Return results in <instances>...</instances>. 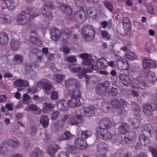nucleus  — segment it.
Here are the masks:
<instances>
[{"label":"nucleus","mask_w":157,"mask_h":157,"mask_svg":"<svg viewBox=\"0 0 157 157\" xmlns=\"http://www.w3.org/2000/svg\"><path fill=\"white\" fill-rule=\"evenodd\" d=\"M131 86L132 90L131 91L132 94L134 97H137L139 96V94L138 92V89L139 88L138 86H136L132 84Z\"/></svg>","instance_id":"46"},{"label":"nucleus","mask_w":157,"mask_h":157,"mask_svg":"<svg viewBox=\"0 0 157 157\" xmlns=\"http://www.w3.org/2000/svg\"><path fill=\"white\" fill-rule=\"evenodd\" d=\"M129 128L128 124L126 123H123L118 127V132L121 134L125 135L128 131Z\"/></svg>","instance_id":"19"},{"label":"nucleus","mask_w":157,"mask_h":157,"mask_svg":"<svg viewBox=\"0 0 157 157\" xmlns=\"http://www.w3.org/2000/svg\"><path fill=\"white\" fill-rule=\"evenodd\" d=\"M68 103L66 100L60 101L57 104L58 109L61 111H66L67 109Z\"/></svg>","instance_id":"25"},{"label":"nucleus","mask_w":157,"mask_h":157,"mask_svg":"<svg viewBox=\"0 0 157 157\" xmlns=\"http://www.w3.org/2000/svg\"><path fill=\"white\" fill-rule=\"evenodd\" d=\"M37 85L39 87H43L44 89L47 90H50L52 87L50 83L46 79H42L38 83Z\"/></svg>","instance_id":"22"},{"label":"nucleus","mask_w":157,"mask_h":157,"mask_svg":"<svg viewBox=\"0 0 157 157\" xmlns=\"http://www.w3.org/2000/svg\"><path fill=\"white\" fill-rule=\"evenodd\" d=\"M110 87V82L108 81H105L97 85L95 88L96 92L99 95H103Z\"/></svg>","instance_id":"5"},{"label":"nucleus","mask_w":157,"mask_h":157,"mask_svg":"<svg viewBox=\"0 0 157 157\" xmlns=\"http://www.w3.org/2000/svg\"><path fill=\"white\" fill-rule=\"evenodd\" d=\"M51 39L52 40L56 41L61 36L63 42L67 40L71 36V32L70 29L67 27L64 28L60 32V30L57 28L52 29L50 30Z\"/></svg>","instance_id":"1"},{"label":"nucleus","mask_w":157,"mask_h":157,"mask_svg":"<svg viewBox=\"0 0 157 157\" xmlns=\"http://www.w3.org/2000/svg\"><path fill=\"white\" fill-rule=\"evenodd\" d=\"M136 137V133L132 131H128L125 135L124 140L128 144H130Z\"/></svg>","instance_id":"14"},{"label":"nucleus","mask_w":157,"mask_h":157,"mask_svg":"<svg viewBox=\"0 0 157 157\" xmlns=\"http://www.w3.org/2000/svg\"><path fill=\"white\" fill-rule=\"evenodd\" d=\"M59 114V113L57 111H53L51 115V119L54 120H56L58 118Z\"/></svg>","instance_id":"56"},{"label":"nucleus","mask_w":157,"mask_h":157,"mask_svg":"<svg viewBox=\"0 0 157 157\" xmlns=\"http://www.w3.org/2000/svg\"><path fill=\"white\" fill-rule=\"evenodd\" d=\"M157 109V105L155 104H150L146 103L143 106V111L147 116H151L152 115V112Z\"/></svg>","instance_id":"8"},{"label":"nucleus","mask_w":157,"mask_h":157,"mask_svg":"<svg viewBox=\"0 0 157 157\" xmlns=\"http://www.w3.org/2000/svg\"><path fill=\"white\" fill-rule=\"evenodd\" d=\"M96 148L97 151L99 152L101 154H104L108 150L107 145L103 142L98 143L97 146Z\"/></svg>","instance_id":"17"},{"label":"nucleus","mask_w":157,"mask_h":157,"mask_svg":"<svg viewBox=\"0 0 157 157\" xmlns=\"http://www.w3.org/2000/svg\"><path fill=\"white\" fill-rule=\"evenodd\" d=\"M143 64L144 68L145 69L148 68H155L156 66L154 61L146 58L144 59Z\"/></svg>","instance_id":"15"},{"label":"nucleus","mask_w":157,"mask_h":157,"mask_svg":"<svg viewBox=\"0 0 157 157\" xmlns=\"http://www.w3.org/2000/svg\"><path fill=\"white\" fill-rule=\"evenodd\" d=\"M117 57V64L118 68L120 70H126L128 68V63L127 60L124 58H121L120 56H116Z\"/></svg>","instance_id":"11"},{"label":"nucleus","mask_w":157,"mask_h":157,"mask_svg":"<svg viewBox=\"0 0 157 157\" xmlns=\"http://www.w3.org/2000/svg\"><path fill=\"white\" fill-rule=\"evenodd\" d=\"M51 99L53 101H56L59 99L58 93L57 91H54L51 95Z\"/></svg>","instance_id":"57"},{"label":"nucleus","mask_w":157,"mask_h":157,"mask_svg":"<svg viewBox=\"0 0 157 157\" xmlns=\"http://www.w3.org/2000/svg\"><path fill=\"white\" fill-rule=\"evenodd\" d=\"M75 144L76 146L79 149L85 150L86 149L87 145L83 139L82 138H77L75 141Z\"/></svg>","instance_id":"18"},{"label":"nucleus","mask_w":157,"mask_h":157,"mask_svg":"<svg viewBox=\"0 0 157 157\" xmlns=\"http://www.w3.org/2000/svg\"><path fill=\"white\" fill-rule=\"evenodd\" d=\"M14 61L15 62L18 61L20 64H21L23 61V57L22 56H20L18 54H15L14 56Z\"/></svg>","instance_id":"45"},{"label":"nucleus","mask_w":157,"mask_h":157,"mask_svg":"<svg viewBox=\"0 0 157 157\" xmlns=\"http://www.w3.org/2000/svg\"><path fill=\"white\" fill-rule=\"evenodd\" d=\"M75 114L76 112H75ZM83 117L80 114H74L71 115L68 118L67 123L72 125H77L82 121Z\"/></svg>","instance_id":"6"},{"label":"nucleus","mask_w":157,"mask_h":157,"mask_svg":"<svg viewBox=\"0 0 157 157\" xmlns=\"http://www.w3.org/2000/svg\"><path fill=\"white\" fill-rule=\"evenodd\" d=\"M84 12L82 10L77 11L75 13V16L76 17H79L80 19H82V13L83 14Z\"/></svg>","instance_id":"61"},{"label":"nucleus","mask_w":157,"mask_h":157,"mask_svg":"<svg viewBox=\"0 0 157 157\" xmlns=\"http://www.w3.org/2000/svg\"><path fill=\"white\" fill-rule=\"evenodd\" d=\"M69 96L71 98H79L81 97V93L78 90H76L69 92Z\"/></svg>","instance_id":"36"},{"label":"nucleus","mask_w":157,"mask_h":157,"mask_svg":"<svg viewBox=\"0 0 157 157\" xmlns=\"http://www.w3.org/2000/svg\"><path fill=\"white\" fill-rule=\"evenodd\" d=\"M152 127L151 125L149 124H144L142 127V130L143 133L145 132H147L150 134H151Z\"/></svg>","instance_id":"38"},{"label":"nucleus","mask_w":157,"mask_h":157,"mask_svg":"<svg viewBox=\"0 0 157 157\" xmlns=\"http://www.w3.org/2000/svg\"><path fill=\"white\" fill-rule=\"evenodd\" d=\"M28 30H31L30 33H31L35 34L36 33V31L37 29V26L34 24H31L28 25Z\"/></svg>","instance_id":"47"},{"label":"nucleus","mask_w":157,"mask_h":157,"mask_svg":"<svg viewBox=\"0 0 157 157\" xmlns=\"http://www.w3.org/2000/svg\"><path fill=\"white\" fill-rule=\"evenodd\" d=\"M10 146L13 148H16L19 147L20 145V142L16 138L13 140H8L7 141H4L2 145L0 146V151L3 149V147L6 145Z\"/></svg>","instance_id":"9"},{"label":"nucleus","mask_w":157,"mask_h":157,"mask_svg":"<svg viewBox=\"0 0 157 157\" xmlns=\"http://www.w3.org/2000/svg\"><path fill=\"white\" fill-rule=\"evenodd\" d=\"M112 137L111 133L109 131L108 132L102 136H101V138L105 140H107L110 139Z\"/></svg>","instance_id":"54"},{"label":"nucleus","mask_w":157,"mask_h":157,"mask_svg":"<svg viewBox=\"0 0 157 157\" xmlns=\"http://www.w3.org/2000/svg\"><path fill=\"white\" fill-rule=\"evenodd\" d=\"M130 125L133 129H136L138 128L140 125V120L137 118H131L129 121Z\"/></svg>","instance_id":"26"},{"label":"nucleus","mask_w":157,"mask_h":157,"mask_svg":"<svg viewBox=\"0 0 157 157\" xmlns=\"http://www.w3.org/2000/svg\"><path fill=\"white\" fill-rule=\"evenodd\" d=\"M30 54H36L38 59H41L43 57V55L42 54V51L36 48L33 49L30 52Z\"/></svg>","instance_id":"35"},{"label":"nucleus","mask_w":157,"mask_h":157,"mask_svg":"<svg viewBox=\"0 0 157 157\" xmlns=\"http://www.w3.org/2000/svg\"><path fill=\"white\" fill-rule=\"evenodd\" d=\"M36 90V87L35 86H33L32 87H29L28 88L27 90V92L28 93L30 94H33L34 93Z\"/></svg>","instance_id":"62"},{"label":"nucleus","mask_w":157,"mask_h":157,"mask_svg":"<svg viewBox=\"0 0 157 157\" xmlns=\"http://www.w3.org/2000/svg\"><path fill=\"white\" fill-rule=\"evenodd\" d=\"M43 152L39 148L36 147L29 153L30 157H43Z\"/></svg>","instance_id":"21"},{"label":"nucleus","mask_w":157,"mask_h":157,"mask_svg":"<svg viewBox=\"0 0 157 157\" xmlns=\"http://www.w3.org/2000/svg\"><path fill=\"white\" fill-rule=\"evenodd\" d=\"M55 105L51 103H47L45 102L44 104L43 109L44 110H47L48 109H51L55 107Z\"/></svg>","instance_id":"48"},{"label":"nucleus","mask_w":157,"mask_h":157,"mask_svg":"<svg viewBox=\"0 0 157 157\" xmlns=\"http://www.w3.org/2000/svg\"><path fill=\"white\" fill-rule=\"evenodd\" d=\"M38 10L33 9L31 11H29V13H26L25 11L21 12L17 16V21L19 25H23L27 24L30 20L31 16L34 18L38 15Z\"/></svg>","instance_id":"2"},{"label":"nucleus","mask_w":157,"mask_h":157,"mask_svg":"<svg viewBox=\"0 0 157 157\" xmlns=\"http://www.w3.org/2000/svg\"><path fill=\"white\" fill-rule=\"evenodd\" d=\"M49 5H44L43 7V8L44 12V14L46 16V17L49 18H52V14L51 12V10L54 9V6L52 3H49Z\"/></svg>","instance_id":"12"},{"label":"nucleus","mask_w":157,"mask_h":157,"mask_svg":"<svg viewBox=\"0 0 157 157\" xmlns=\"http://www.w3.org/2000/svg\"><path fill=\"white\" fill-rule=\"evenodd\" d=\"M68 103V106L71 108L76 107L80 105L81 103L78 98H71Z\"/></svg>","instance_id":"23"},{"label":"nucleus","mask_w":157,"mask_h":157,"mask_svg":"<svg viewBox=\"0 0 157 157\" xmlns=\"http://www.w3.org/2000/svg\"><path fill=\"white\" fill-rule=\"evenodd\" d=\"M146 49V51L150 52H152L155 51L154 47L151 44H147Z\"/></svg>","instance_id":"58"},{"label":"nucleus","mask_w":157,"mask_h":157,"mask_svg":"<svg viewBox=\"0 0 157 157\" xmlns=\"http://www.w3.org/2000/svg\"><path fill=\"white\" fill-rule=\"evenodd\" d=\"M14 85L18 87H27L29 86L28 81H26L22 79H18L14 82Z\"/></svg>","instance_id":"32"},{"label":"nucleus","mask_w":157,"mask_h":157,"mask_svg":"<svg viewBox=\"0 0 157 157\" xmlns=\"http://www.w3.org/2000/svg\"><path fill=\"white\" fill-rule=\"evenodd\" d=\"M82 33L84 39L88 40L93 39L95 34L94 29L92 26L90 25L83 27L82 29Z\"/></svg>","instance_id":"3"},{"label":"nucleus","mask_w":157,"mask_h":157,"mask_svg":"<svg viewBox=\"0 0 157 157\" xmlns=\"http://www.w3.org/2000/svg\"><path fill=\"white\" fill-rule=\"evenodd\" d=\"M110 25L109 24H108V22L105 21H104L101 23V26L104 29H105L106 28L107 26L109 25V26H112V24L110 23Z\"/></svg>","instance_id":"63"},{"label":"nucleus","mask_w":157,"mask_h":157,"mask_svg":"<svg viewBox=\"0 0 157 157\" xmlns=\"http://www.w3.org/2000/svg\"><path fill=\"white\" fill-rule=\"evenodd\" d=\"M139 140L141 144L145 146L148 145L149 143L148 138L143 134L140 135L139 137Z\"/></svg>","instance_id":"34"},{"label":"nucleus","mask_w":157,"mask_h":157,"mask_svg":"<svg viewBox=\"0 0 157 157\" xmlns=\"http://www.w3.org/2000/svg\"><path fill=\"white\" fill-rule=\"evenodd\" d=\"M67 89L69 91H71L77 88L79 85V82L75 79H69L65 82Z\"/></svg>","instance_id":"10"},{"label":"nucleus","mask_w":157,"mask_h":157,"mask_svg":"<svg viewBox=\"0 0 157 157\" xmlns=\"http://www.w3.org/2000/svg\"><path fill=\"white\" fill-rule=\"evenodd\" d=\"M147 10L148 13H150L151 14L155 13L156 11V10L155 7L153 6H149Z\"/></svg>","instance_id":"59"},{"label":"nucleus","mask_w":157,"mask_h":157,"mask_svg":"<svg viewBox=\"0 0 157 157\" xmlns=\"http://www.w3.org/2000/svg\"><path fill=\"white\" fill-rule=\"evenodd\" d=\"M132 110L136 116H137L139 114L140 111V106L135 101H132L131 103Z\"/></svg>","instance_id":"31"},{"label":"nucleus","mask_w":157,"mask_h":157,"mask_svg":"<svg viewBox=\"0 0 157 157\" xmlns=\"http://www.w3.org/2000/svg\"><path fill=\"white\" fill-rule=\"evenodd\" d=\"M0 22L2 23L7 24L10 23V21L7 17L2 14H0Z\"/></svg>","instance_id":"49"},{"label":"nucleus","mask_w":157,"mask_h":157,"mask_svg":"<svg viewBox=\"0 0 157 157\" xmlns=\"http://www.w3.org/2000/svg\"><path fill=\"white\" fill-rule=\"evenodd\" d=\"M111 104L112 106L116 108H119L120 107H122L123 108L121 109L120 111L118 113L119 114H124L125 112L124 109L128 107L129 105L126 101L122 98L113 99L111 101Z\"/></svg>","instance_id":"4"},{"label":"nucleus","mask_w":157,"mask_h":157,"mask_svg":"<svg viewBox=\"0 0 157 157\" xmlns=\"http://www.w3.org/2000/svg\"><path fill=\"white\" fill-rule=\"evenodd\" d=\"M59 148V146L58 145H51L48 147L47 151L49 155L52 156Z\"/></svg>","instance_id":"24"},{"label":"nucleus","mask_w":157,"mask_h":157,"mask_svg":"<svg viewBox=\"0 0 157 157\" xmlns=\"http://www.w3.org/2000/svg\"><path fill=\"white\" fill-rule=\"evenodd\" d=\"M105 7L110 11H113V5L109 1H106L104 2Z\"/></svg>","instance_id":"53"},{"label":"nucleus","mask_w":157,"mask_h":157,"mask_svg":"<svg viewBox=\"0 0 157 157\" xmlns=\"http://www.w3.org/2000/svg\"><path fill=\"white\" fill-rule=\"evenodd\" d=\"M149 150L151 153L152 156L154 157H157V151L154 148L150 147L149 148Z\"/></svg>","instance_id":"60"},{"label":"nucleus","mask_w":157,"mask_h":157,"mask_svg":"<svg viewBox=\"0 0 157 157\" xmlns=\"http://www.w3.org/2000/svg\"><path fill=\"white\" fill-rule=\"evenodd\" d=\"M96 131L97 136L100 138L109 131L107 129L100 127L97 128Z\"/></svg>","instance_id":"40"},{"label":"nucleus","mask_w":157,"mask_h":157,"mask_svg":"<svg viewBox=\"0 0 157 157\" xmlns=\"http://www.w3.org/2000/svg\"><path fill=\"white\" fill-rule=\"evenodd\" d=\"M60 9L64 13L68 15H70L72 13L71 9L67 4H63L61 5Z\"/></svg>","instance_id":"27"},{"label":"nucleus","mask_w":157,"mask_h":157,"mask_svg":"<svg viewBox=\"0 0 157 157\" xmlns=\"http://www.w3.org/2000/svg\"><path fill=\"white\" fill-rule=\"evenodd\" d=\"M137 80L140 84L143 86H145L146 84L144 79V77L138 76L137 78Z\"/></svg>","instance_id":"55"},{"label":"nucleus","mask_w":157,"mask_h":157,"mask_svg":"<svg viewBox=\"0 0 157 157\" xmlns=\"http://www.w3.org/2000/svg\"><path fill=\"white\" fill-rule=\"evenodd\" d=\"M97 64L99 68L104 69L108 66V62L105 58H101L98 60Z\"/></svg>","instance_id":"28"},{"label":"nucleus","mask_w":157,"mask_h":157,"mask_svg":"<svg viewBox=\"0 0 157 157\" xmlns=\"http://www.w3.org/2000/svg\"><path fill=\"white\" fill-rule=\"evenodd\" d=\"M29 40L31 42L37 46H39L41 44V41L40 39L37 37L30 36Z\"/></svg>","instance_id":"33"},{"label":"nucleus","mask_w":157,"mask_h":157,"mask_svg":"<svg viewBox=\"0 0 157 157\" xmlns=\"http://www.w3.org/2000/svg\"><path fill=\"white\" fill-rule=\"evenodd\" d=\"M120 79L121 80L122 83L125 86H127L131 85L132 81L130 77L124 74H121L119 75Z\"/></svg>","instance_id":"16"},{"label":"nucleus","mask_w":157,"mask_h":157,"mask_svg":"<svg viewBox=\"0 0 157 157\" xmlns=\"http://www.w3.org/2000/svg\"><path fill=\"white\" fill-rule=\"evenodd\" d=\"M92 134V132L89 130H86L85 132H82V137L85 139H86L91 136Z\"/></svg>","instance_id":"51"},{"label":"nucleus","mask_w":157,"mask_h":157,"mask_svg":"<svg viewBox=\"0 0 157 157\" xmlns=\"http://www.w3.org/2000/svg\"><path fill=\"white\" fill-rule=\"evenodd\" d=\"M126 58L130 60H134L136 59L137 56L134 53L131 52H127L125 55Z\"/></svg>","instance_id":"42"},{"label":"nucleus","mask_w":157,"mask_h":157,"mask_svg":"<svg viewBox=\"0 0 157 157\" xmlns=\"http://www.w3.org/2000/svg\"><path fill=\"white\" fill-rule=\"evenodd\" d=\"M94 62V60L91 59H86L83 60L82 61V64L87 65L88 67L90 69L86 68L84 69L81 72V73H82V74H85L86 73L91 72H92V69L95 70H97V67L96 65H94L92 64V63Z\"/></svg>","instance_id":"7"},{"label":"nucleus","mask_w":157,"mask_h":157,"mask_svg":"<svg viewBox=\"0 0 157 157\" xmlns=\"http://www.w3.org/2000/svg\"><path fill=\"white\" fill-rule=\"evenodd\" d=\"M66 61L69 63L75 62L76 61V58L75 56L69 57L67 59Z\"/></svg>","instance_id":"64"},{"label":"nucleus","mask_w":157,"mask_h":157,"mask_svg":"<svg viewBox=\"0 0 157 157\" xmlns=\"http://www.w3.org/2000/svg\"><path fill=\"white\" fill-rule=\"evenodd\" d=\"M67 148L69 152L73 154H76L78 152V148L74 146L69 145Z\"/></svg>","instance_id":"43"},{"label":"nucleus","mask_w":157,"mask_h":157,"mask_svg":"<svg viewBox=\"0 0 157 157\" xmlns=\"http://www.w3.org/2000/svg\"><path fill=\"white\" fill-rule=\"evenodd\" d=\"M112 125V123L110 120L106 118L101 120L99 127L107 129L111 128Z\"/></svg>","instance_id":"20"},{"label":"nucleus","mask_w":157,"mask_h":157,"mask_svg":"<svg viewBox=\"0 0 157 157\" xmlns=\"http://www.w3.org/2000/svg\"><path fill=\"white\" fill-rule=\"evenodd\" d=\"M108 93L109 95L113 96H116L117 94V89L113 87L109 90Z\"/></svg>","instance_id":"52"},{"label":"nucleus","mask_w":157,"mask_h":157,"mask_svg":"<svg viewBox=\"0 0 157 157\" xmlns=\"http://www.w3.org/2000/svg\"><path fill=\"white\" fill-rule=\"evenodd\" d=\"M65 77V76L64 75L56 74L54 75V79L57 82H60L62 81Z\"/></svg>","instance_id":"44"},{"label":"nucleus","mask_w":157,"mask_h":157,"mask_svg":"<svg viewBox=\"0 0 157 157\" xmlns=\"http://www.w3.org/2000/svg\"><path fill=\"white\" fill-rule=\"evenodd\" d=\"M21 44L20 40L17 39H12L11 41L10 47L11 48L14 50H17Z\"/></svg>","instance_id":"29"},{"label":"nucleus","mask_w":157,"mask_h":157,"mask_svg":"<svg viewBox=\"0 0 157 157\" xmlns=\"http://www.w3.org/2000/svg\"><path fill=\"white\" fill-rule=\"evenodd\" d=\"M83 111L84 115L86 117H93L95 115L97 109L94 106L89 107H83L82 109Z\"/></svg>","instance_id":"13"},{"label":"nucleus","mask_w":157,"mask_h":157,"mask_svg":"<svg viewBox=\"0 0 157 157\" xmlns=\"http://www.w3.org/2000/svg\"><path fill=\"white\" fill-rule=\"evenodd\" d=\"M9 41V38L7 34L4 33H0V43L2 45L7 44Z\"/></svg>","instance_id":"30"},{"label":"nucleus","mask_w":157,"mask_h":157,"mask_svg":"<svg viewBox=\"0 0 157 157\" xmlns=\"http://www.w3.org/2000/svg\"><path fill=\"white\" fill-rule=\"evenodd\" d=\"M64 124L63 123H62L61 121H58L54 124V128L57 131L62 130Z\"/></svg>","instance_id":"41"},{"label":"nucleus","mask_w":157,"mask_h":157,"mask_svg":"<svg viewBox=\"0 0 157 157\" xmlns=\"http://www.w3.org/2000/svg\"><path fill=\"white\" fill-rule=\"evenodd\" d=\"M110 103L108 101H103L101 104V108L104 112L107 113L110 109Z\"/></svg>","instance_id":"39"},{"label":"nucleus","mask_w":157,"mask_h":157,"mask_svg":"<svg viewBox=\"0 0 157 157\" xmlns=\"http://www.w3.org/2000/svg\"><path fill=\"white\" fill-rule=\"evenodd\" d=\"M71 137V135L70 133L68 132H65L62 135V136L60 138H59V140H68Z\"/></svg>","instance_id":"50"},{"label":"nucleus","mask_w":157,"mask_h":157,"mask_svg":"<svg viewBox=\"0 0 157 157\" xmlns=\"http://www.w3.org/2000/svg\"><path fill=\"white\" fill-rule=\"evenodd\" d=\"M49 119L47 116H43L40 119V123L42 126L44 128L47 127L48 126Z\"/></svg>","instance_id":"37"}]
</instances>
